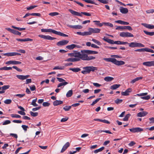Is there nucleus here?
<instances>
[{
	"label": "nucleus",
	"instance_id": "18",
	"mask_svg": "<svg viewBox=\"0 0 154 154\" xmlns=\"http://www.w3.org/2000/svg\"><path fill=\"white\" fill-rule=\"evenodd\" d=\"M91 34L92 33H98L100 32V29L98 28H89Z\"/></svg>",
	"mask_w": 154,
	"mask_h": 154
},
{
	"label": "nucleus",
	"instance_id": "54",
	"mask_svg": "<svg viewBox=\"0 0 154 154\" xmlns=\"http://www.w3.org/2000/svg\"><path fill=\"white\" fill-rule=\"evenodd\" d=\"M37 7L36 5H31L29 7H27L26 9L28 10H31Z\"/></svg>",
	"mask_w": 154,
	"mask_h": 154
},
{
	"label": "nucleus",
	"instance_id": "63",
	"mask_svg": "<svg viewBox=\"0 0 154 154\" xmlns=\"http://www.w3.org/2000/svg\"><path fill=\"white\" fill-rule=\"evenodd\" d=\"M146 12L148 14L152 13L154 12V9H150L146 11Z\"/></svg>",
	"mask_w": 154,
	"mask_h": 154
},
{
	"label": "nucleus",
	"instance_id": "19",
	"mask_svg": "<svg viewBox=\"0 0 154 154\" xmlns=\"http://www.w3.org/2000/svg\"><path fill=\"white\" fill-rule=\"evenodd\" d=\"M67 26L69 27L75 29H81L82 28V26L80 25H71L69 24L67 25Z\"/></svg>",
	"mask_w": 154,
	"mask_h": 154
},
{
	"label": "nucleus",
	"instance_id": "32",
	"mask_svg": "<svg viewBox=\"0 0 154 154\" xmlns=\"http://www.w3.org/2000/svg\"><path fill=\"white\" fill-rule=\"evenodd\" d=\"M73 94V91L72 90H70L67 93L66 96L67 97H71Z\"/></svg>",
	"mask_w": 154,
	"mask_h": 154
},
{
	"label": "nucleus",
	"instance_id": "4",
	"mask_svg": "<svg viewBox=\"0 0 154 154\" xmlns=\"http://www.w3.org/2000/svg\"><path fill=\"white\" fill-rule=\"evenodd\" d=\"M69 11L73 15L75 16H79L81 17L82 16V14H83L86 16H90L91 15V14L88 12H81V13L75 11L71 9H69Z\"/></svg>",
	"mask_w": 154,
	"mask_h": 154
},
{
	"label": "nucleus",
	"instance_id": "24",
	"mask_svg": "<svg viewBox=\"0 0 154 154\" xmlns=\"http://www.w3.org/2000/svg\"><path fill=\"white\" fill-rule=\"evenodd\" d=\"M131 91V88H128L125 92H122L121 94L123 96H128L129 95V93Z\"/></svg>",
	"mask_w": 154,
	"mask_h": 154
},
{
	"label": "nucleus",
	"instance_id": "2",
	"mask_svg": "<svg viewBox=\"0 0 154 154\" xmlns=\"http://www.w3.org/2000/svg\"><path fill=\"white\" fill-rule=\"evenodd\" d=\"M103 60L107 62H111L117 66L122 65H124L125 63V62L123 61H118L113 58H104Z\"/></svg>",
	"mask_w": 154,
	"mask_h": 154
},
{
	"label": "nucleus",
	"instance_id": "7",
	"mask_svg": "<svg viewBox=\"0 0 154 154\" xmlns=\"http://www.w3.org/2000/svg\"><path fill=\"white\" fill-rule=\"evenodd\" d=\"M68 55L70 57H75V58H78L79 59L82 60L81 53L80 52H76L74 53H71L68 54Z\"/></svg>",
	"mask_w": 154,
	"mask_h": 154
},
{
	"label": "nucleus",
	"instance_id": "50",
	"mask_svg": "<svg viewBox=\"0 0 154 154\" xmlns=\"http://www.w3.org/2000/svg\"><path fill=\"white\" fill-rule=\"evenodd\" d=\"M10 86L9 85H4L2 87H1L2 89V91H5L6 89H8Z\"/></svg>",
	"mask_w": 154,
	"mask_h": 154
},
{
	"label": "nucleus",
	"instance_id": "17",
	"mask_svg": "<svg viewBox=\"0 0 154 154\" xmlns=\"http://www.w3.org/2000/svg\"><path fill=\"white\" fill-rule=\"evenodd\" d=\"M70 144L69 142H66L60 152L61 153L64 152L66 149L70 146Z\"/></svg>",
	"mask_w": 154,
	"mask_h": 154
},
{
	"label": "nucleus",
	"instance_id": "11",
	"mask_svg": "<svg viewBox=\"0 0 154 154\" xmlns=\"http://www.w3.org/2000/svg\"><path fill=\"white\" fill-rule=\"evenodd\" d=\"M5 29L14 35H21V32L14 29H11L9 28H6Z\"/></svg>",
	"mask_w": 154,
	"mask_h": 154
},
{
	"label": "nucleus",
	"instance_id": "13",
	"mask_svg": "<svg viewBox=\"0 0 154 154\" xmlns=\"http://www.w3.org/2000/svg\"><path fill=\"white\" fill-rule=\"evenodd\" d=\"M116 29H128L129 31H131L132 29L130 26H119L116 28Z\"/></svg>",
	"mask_w": 154,
	"mask_h": 154
},
{
	"label": "nucleus",
	"instance_id": "30",
	"mask_svg": "<svg viewBox=\"0 0 154 154\" xmlns=\"http://www.w3.org/2000/svg\"><path fill=\"white\" fill-rule=\"evenodd\" d=\"M120 86V85L119 84H115L111 86L110 87V88L111 89L115 90L119 88Z\"/></svg>",
	"mask_w": 154,
	"mask_h": 154
},
{
	"label": "nucleus",
	"instance_id": "40",
	"mask_svg": "<svg viewBox=\"0 0 154 154\" xmlns=\"http://www.w3.org/2000/svg\"><path fill=\"white\" fill-rule=\"evenodd\" d=\"M72 106H66L63 107V109L66 111H67L70 110L71 109Z\"/></svg>",
	"mask_w": 154,
	"mask_h": 154
},
{
	"label": "nucleus",
	"instance_id": "22",
	"mask_svg": "<svg viewBox=\"0 0 154 154\" xmlns=\"http://www.w3.org/2000/svg\"><path fill=\"white\" fill-rule=\"evenodd\" d=\"M41 32H52L54 34L55 30L51 29H42Z\"/></svg>",
	"mask_w": 154,
	"mask_h": 154
},
{
	"label": "nucleus",
	"instance_id": "49",
	"mask_svg": "<svg viewBox=\"0 0 154 154\" xmlns=\"http://www.w3.org/2000/svg\"><path fill=\"white\" fill-rule=\"evenodd\" d=\"M30 114L31 115V116L33 117H35L38 116V113L37 112H34L32 111H30Z\"/></svg>",
	"mask_w": 154,
	"mask_h": 154
},
{
	"label": "nucleus",
	"instance_id": "37",
	"mask_svg": "<svg viewBox=\"0 0 154 154\" xmlns=\"http://www.w3.org/2000/svg\"><path fill=\"white\" fill-rule=\"evenodd\" d=\"M37 98L33 100L32 101L31 105H33L34 106H38V104L36 103V102L37 101Z\"/></svg>",
	"mask_w": 154,
	"mask_h": 154
},
{
	"label": "nucleus",
	"instance_id": "21",
	"mask_svg": "<svg viewBox=\"0 0 154 154\" xmlns=\"http://www.w3.org/2000/svg\"><path fill=\"white\" fill-rule=\"evenodd\" d=\"M141 25L148 29H154V25H152L146 23H142Z\"/></svg>",
	"mask_w": 154,
	"mask_h": 154
},
{
	"label": "nucleus",
	"instance_id": "3",
	"mask_svg": "<svg viewBox=\"0 0 154 154\" xmlns=\"http://www.w3.org/2000/svg\"><path fill=\"white\" fill-rule=\"evenodd\" d=\"M83 69L85 70L82 71L81 72L84 74L90 73L91 71L94 72L98 69L97 67L92 66L84 67Z\"/></svg>",
	"mask_w": 154,
	"mask_h": 154
},
{
	"label": "nucleus",
	"instance_id": "25",
	"mask_svg": "<svg viewBox=\"0 0 154 154\" xmlns=\"http://www.w3.org/2000/svg\"><path fill=\"white\" fill-rule=\"evenodd\" d=\"M16 40L20 42H27V41H31L33 40L32 39L27 38L25 39H20V38H16Z\"/></svg>",
	"mask_w": 154,
	"mask_h": 154
},
{
	"label": "nucleus",
	"instance_id": "15",
	"mask_svg": "<svg viewBox=\"0 0 154 154\" xmlns=\"http://www.w3.org/2000/svg\"><path fill=\"white\" fill-rule=\"evenodd\" d=\"M143 64L146 66L149 67L154 66V60L153 61L144 62L143 63Z\"/></svg>",
	"mask_w": 154,
	"mask_h": 154
},
{
	"label": "nucleus",
	"instance_id": "55",
	"mask_svg": "<svg viewBox=\"0 0 154 154\" xmlns=\"http://www.w3.org/2000/svg\"><path fill=\"white\" fill-rule=\"evenodd\" d=\"M12 102V100L11 99H6L4 101L5 103L6 104H10Z\"/></svg>",
	"mask_w": 154,
	"mask_h": 154
},
{
	"label": "nucleus",
	"instance_id": "14",
	"mask_svg": "<svg viewBox=\"0 0 154 154\" xmlns=\"http://www.w3.org/2000/svg\"><path fill=\"white\" fill-rule=\"evenodd\" d=\"M69 41L67 40H63L60 41L57 43V45L58 46H61L66 45Z\"/></svg>",
	"mask_w": 154,
	"mask_h": 154
},
{
	"label": "nucleus",
	"instance_id": "64",
	"mask_svg": "<svg viewBox=\"0 0 154 154\" xmlns=\"http://www.w3.org/2000/svg\"><path fill=\"white\" fill-rule=\"evenodd\" d=\"M30 89L32 91H34L36 89L35 86L34 85H33L31 86H30Z\"/></svg>",
	"mask_w": 154,
	"mask_h": 154
},
{
	"label": "nucleus",
	"instance_id": "56",
	"mask_svg": "<svg viewBox=\"0 0 154 154\" xmlns=\"http://www.w3.org/2000/svg\"><path fill=\"white\" fill-rule=\"evenodd\" d=\"M135 51L136 52H143L145 51V48H143L140 49H137L135 50Z\"/></svg>",
	"mask_w": 154,
	"mask_h": 154
},
{
	"label": "nucleus",
	"instance_id": "23",
	"mask_svg": "<svg viewBox=\"0 0 154 154\" xmlns=\"http://www.w3.org/2000/svg\"><path fill=\"white\" fill-rule=\"evenodd\" d=\"M80 61V59L78 58H69L65 60V61L68 62H76Z\"/></svg>",
	"mask_w": 154,
	"mask_h": 154
},
{
	"label": "nucleus",
	"instance_id": "60",
	"mask_svg": "<svg viewBox=\"0 0 154 154\" xmlns=\"http://www.w3.org/2000/svg\"><path fill=\"white\" fill-rule=\"evenodd\" d=\"M31 15L40 17L41 16V14L40 13H32L31 14Z\"/></svg>",
	"mask_w": 154,
	"mask_h": 154
},
{
	"label": "nucleus",
	"instance_id": "46",
	"mask_svg": "<svg viewBox=\"0 0 154 154\" xmlns=\"http://www.w3.org/2000/svg\"><path fill=\"white\" fill-rule=\"evenodd\" d=\"M16 76L18 79H20L22 80L25 79L24 75H16Z\"/></svg>",
	"mask_w": 154,
	"mask_h": 154
},
{
	"label": "nucleus",
	"instance_id": "62",
	"mask_svg": "<svg viewBox=\"0 0 154 154\" xmlns=\"http://www.w3.org/2000/svg\"><path fill=\"white\" fill-rule=\"evenodd\" d=\"M141 98L144 100H148L150 99V97L149 95H147L146 96L141 97Z\"/></svg>",
	"mask_w": 154,
	"mask_h": 154
},
{
	"label": "nucleus",
	"instance_id": "33",
	"mask_svg": "<svg viewBox=\"0 0 154 154\" xmlns=\"http://www.w3.org/2000/svg\"><path fill=\"white\" fill-rule=\"evenodd\" d=\"M75 45L72 44L70 45H68L66 47V48L69 50H72L75 48Z\"/></svg>",
	"mask_w": 154,
	"mask_h": 154
},
{
	"label": "nucleus",
	"instance_id": "42",
	"mask_svg": "<svg viewBox=\"0 0 154 154\" xmlns=\"http://www.w3.org/2000/svg\"><path fill=\"white\" fill-rule=\"evenodd\" d=\"M131 115L130 113L127 114L125 117L123 119V120L124 121H127L128 119L129 118L130 116Z\"/></svg>",
	"mask_w": 154,
	"mask_h": 154
},
{
	"label": "nucleus",
	"instance_id": "47",
	"mask_svg": "<svg viewBox=\"0 0 154 154\" xmlns=\"http://www.w3.org/2000/svg\"><path fill=\"white\" fill-rule=\"evenodd\" d=\"M103 24H104V25L106 26H109L110 27H112L113 26V24L110 23L103 22Z\"/></svg>",
	"mask_w": 154,
	"mask_h": 154
},
{
	"label": "nucleus",
	"instance_id": "27",
	"mask_svg": "<svg viewBox=\"0 0 154 154\" xmlns=\"http://www.w3.org/2000/svg\"><path fill=\"white\" fill-rule=\"evenodd\" d=\"M120 11L122 14H125L128 12V10L127 8L121 7L120 9Z\"/></svg>",
	"mask_w": 154,
	"mask_h": 154
},
{
	"label": "nucleus",
	"instance_id": "12",
	"mask_svg": "<svg viewBox=\"0 0 154 154\" xmlns=\"http://www.w3.org/2000/svg\"><path fill=\"white\" fill-rule=\"evenodd\" d=\"M129 130L131 132L133 133L143 131V129L139 127L130 128Z\"/></svg>",
	"mask_w": 154,
	"mask_h": 154
},
{
	"label": "nucleus",
	"instance_id": "57",
	"mask_svg": "<svg viewBox=\"0 0 154 154\" xmlns=\"http://www.w3.org/2000/svg\"><path fill=\"white\" fill-rule=\"evenodd\" d=\"M145 51L148 52L152 53H154V51L153 50L147 48H145Z\"/></svg>",
	"mask_w": 154,
	"mask_h": 154
},
{
	"label": "nucleus",
	"instance_id": "51",
	"mask_svg": "<svg viewBox=\"0 0 154 154\" xmlns=\"http://www.w3.org/2000/svg\"><path fill=\"white\" fill-rule=\"evenodd\" d=\"M122 101L123 100L122 99H117L116 100H115V102L116 104H118L121 103L122 102Z\"/></svg>",
	"mask_w": 154,
	"mask_h": 154
},
{
	"label": "nucleus",
	"instance_id": "52",
	"mask_svg": "<svg viewBox=\"0 0 154 154\" xmlns=\"http://www.w3.org/2000/svg\"><path fill=\"white\" fill-rule=\"evenodd\" d=\"M11 116L12 118H21V116L18 114H11Z\"/></svg>",
	"mask_w": 154,
	"mask_h": 154
},
{
	"label": "nucleus",
	"instance_id": "53",
	"mask_svg": "<svg viewBox=\"0 0 154 154\" xmlns=\"http://www.w3.org/2000/svg\"><path fill=\"white\" fill-rule=\"evenodd\" d=\"M59 13L57 12H51L49 14V15L50 16H57L58 15H59Z\"/></svg>",
	"mask_w": 154,
	"mask_h": 154
},
{
	"label": "nucleus",
	"instance_id": "28",
	"mask_svg": "<svg viewBox=\"0 0 154 154\" xmlns=\"http://www.w3.org/2000/svg\"><path fill=\"white\" fill-rule=\"evenodd\" d=\"M63 102L61 100H56L53 102V105L54 106H57L59 105L62 104Z\"/></svg>",
	"mask_w": 154,
	"mask_h": 154
},
{
	"label": "nucleus",
	"instance_id": "44",
	"mask_svg": "<svg viewBox=\"0 0 154 154\" xmlns=\"http://www.w3.org/2000/svg\"><path fill=\"white\" fill-rule=\"evenodd\" d=\"M92 41L98 45H102L101 43L100 42L96 39H92Z\"/></svg>",
	"mask_w": 154,
	"mask_h": 154
},
{
	"label": "nucleus",
	"instance_id": "61",
	"mask_svg": "<svg viewBox=\"0 0 154 154\" xmlns=\"http://www.w3.org/2000/svg\"><path fill=\"white\" fill-rule=\"evenodd\" d=\"M21 127L23 128V130L25 131H26L27 130V129L28 128V126L25 125H22Z\"/></svg>",
	"mask_w": 154,
	"mask_h": 154
},
{
	"label": "nucleus",
	"instance_id": "59",
	"mask_svg": "<svg viewBox=\"0 0 154 154\" xmlns=\"http://www.w3.org/2000/svg\"><path fill=\"white\" fill-rule=\"evenodd\" d=\"M50 104L48 102H43L42 105L44 106H48Z\"/></svg>",
	"mask_w": 154,
	"mask_h": 154
},
{
	"label": "nucleus",
	"instance_id": "5",
	"mask_svg": "<svg viewBox=\"0 0 154 154\" xmlns=\"http://www.w3.org/2000/svg\"><path fill=\"white\" fill-rule=\"evenodd\" d=\"M103 39L104 41L111 44H116L117 45H120V41H114L113 40L108 39L107 38H106L105 37H104L103 38Z\"/></svg>",
	"mask_w": 154,
	"mask_h": 154
},
{
	"label": "nucleus",
	"instance_id": "6",
	"mask_svg": "<svg viewBox=\"0 0 154 154\" xmlns=\"http://www.w3.org/2000/svg\"><path fill=\"white\" fill-rule=\"evenodd\" d=\"M128 45L130 47L134 48L137 47H144L145 46L143 44L140 43L132 42L128 43Z\"/></svg>",
	"mask_w": 154,
	"mask_h": 154
},
{
	"label": "nucleus",
	"instance_id": "16",
	"mask_svg": "<svg viewBox=\"0 0 154 154\" xmlns=\"http://www.w3.org/2000/svg\"><path fill=\"white\" fill-rule=\"evenodd\" d=\"M21 63V62L17 61H12V60H10L8 61H7L6 62L5 64H12L13 65H17L18 64H20Z\"/></svg>",
	"mask_w": 154,
	"mask_h": 154
},
{
	"label": "nucleus",
	"instance_id": "1",
	"mask_svg": "<svg viewBox=\"0 0 154 154\" xmlns=\"http://www.w3.org/2000/svg\"><path fill=\"white\" fill-rule=\"evenodd\" d=\"M81 52L82 55V60L86 61L94 60L95 58V57L90 56H88L87 54H97L98 53L97 51L88 50H81Z\"/></svg>",
	"mask_w": 154,
	"mask_h": 154
},
{
	"label": "nucleus",
	"instance_id": "34",
	"mask_svg": "<svg viewBox=\"0 0 154 154\" xmlns=\"http://www.w3.org/2000/svg\"><path fill=\"white\" fill-rule=\"evenodd\" d=\"M144 32L146 35L149 36H152L154 35V32H149L146 30H143Z\"/></svg>",
	"mask_w": 154,
	"mask_h": 154
},
{
	"label": "nucleus",
	"instance_id": "29",
	"mask_svg": "<svg viewBox=\"0 0 154 154\" xmlns=\"http://www.w3.org/2000/svg\"><path fill=\"white\" fill-rule=\"evenodd\" d=\"M104 80L107 82H111L113 80L114 78L109 76H107L104 78Z\"/></svg>",
	"mask_w": 154,
	"mask_h": 154
},
{
	"label": "nucleus",
	"instance_id": "20",
	"mask_svg": "<svg viewBox=\"0 0 154 154\" xmlns=\"http://www.w3.org/2000/svg\"><path fill=\"white\" fill-rule=\"evenodd\" d=\"M148 114V112L146 111H142L138 113L137 114V116L139 117H142L145 116Z\"/></svg>",
	"mask_w": 154,
	"mask_h": 154
},
{
	"label": "nucleus",
	"instance_id": "48",
	"mask_svg": "<svg viewBox=\"0 0 154 154\" xmlns=\"http://www.w3.org/2000/svg\"><path fill=\"white\" fill-rule=\"evenodd\" d=\"M101 99V98H99L96 99L94 101H93L91 104V105L94 106L95 104L96 103L99 101Z\"/></svg>",
	"mask_w": 154,
	"mask_h": 154
},
{
	"label": "nucleus",
	"instance_id": "39",
	"mask_svg": "<svg viewBox=\"0 0 154 154\" xmlns=\"http://www.w3.org/2000/svg\"><path fill=\"white\" fill-rule=\"evenodd\" d=\"M65 68V66H55L53 69H60V70H63Z\"/></svg>",
	"mask_w": 154,
	"mask_h": 154
},
{
	"label": "nucleus",
	"instance_id": "10",
	"mask_svg": "<svg viewBox=\"0 0 154 154\" xmlns=\"http://www.w3.org/2000/svg\"><path fill=\"white\" fill-rule=\"evenodd\" d=\"M38 37L42 38H43L45 40H52L55 39L56 38L54 37H52L49 35H38Z\"/></svg>",
	"mask_w": 154,
	"mask_h": 154
},
{
	"label": "nucleus",
	"instance_id": "36",
	"mask_svg": "<svg viewBox=\"0 0 154 154\" xmlns=\"http://www.w3.org/2000/svg\"><path fill=\"white\" fill-rule=\"evenodd\" d=\"M11 27L13 28L17 29L20 31L24 30L26 29V28H20L16 27L14 26H12Z\"/></svg>",
	"mask_w": 154,
	"mask_h": 154
},
{
	"label": "nucleus",
	"instance_id": "45",
	"mask_svg": "<svg viewBox=\"0 0 154 154\" xmlns=\"http://www.w3.org/2000/svg\"><path fill=\"white\" fill-rule=\"evenodd\" d=\"M98 132H99V134L100 133H101L102 132H105L106 133L109 134H112V133L109 131V130H98Z\"/></svg>",
	"mask_w": 154,
	"mask_h": 154
},
{
	"label": "nucleus",
	"instance_id": "38",
	"mask_svg": "<svg viewBox=\"0 0 154 154\" xmlns=\"http://www.w3.org/2000/svg\"><path fill=\"white\" fill-rule=\"evenodd\" d=\"M104 149V146L100 148L96 149L94 151V153H97L99 152H100L102 151Z\"/></svg>",
	"mask_w": 154,
	"mask_h": 154
},
{
	"label": "nucleus",
	"instance_id": "58",
	"mask_svg": "<svg viewBox=\"0 0 154 154\" xmlns=\"http://www.w3.org/2000/svg\"><path fill=\"white\" fill-rule=\"evenodd\" d=\"M11 123V122L9 120H6L4 121L2 124L3 125H5L10 124Z\"/></svg>",
	"mask_w": 154,
	"mask_h": 154
},
{
	"label": "nucleus",
	"instance_id": "43",
	"mask_svg": "<svg viewBox=\"0 0 154 154\" xmlns=\"http://www.w3.org/2000/svg\"><path fill=\"white\" fill-rule=\"evenodd\" d=\"M88 32H83V36L88 35H91V33L89 28H88Z\"/></svg>",
	"mask_w": 154,
	"mask_h": 154
},
{
	"label": "nucleus",
	"instance_id": "31",
	"mask_svg": "<svg viewBox=\"0 0 154 154\" xmlns=\"http://www.w3.org/2000/svg\"><path fill=\"white\" fill-rule=\"evenodd\" d=\"M70 70L74 72H78L81 70V69L77 67L76 68H70L69 69Z\"/></svg>",
	"mask_w": 154,
	"mask_h": 154
},
{
	"label": "nucleus",
	"instance_id": "41",
	"mask_svg": "<svg viewBox=\"0 0 154 154\" xmlns=\"http://www.w3.org/2000/svg\"><path fill=\"white\" fill-rule=\"evenodd\" d=\"M68 84V82H62L60 83V84H59L58 85L57 87L58 88H59V87H60L62 86H65V85Z\"/></svg>",
	"mask_w": 154,
	"mask_h": 154
},
{
	"label": "nucleus",
	"instance_id": "8",
	"mask_svg": "<svg viewBox=\"0 0 154 154\" xmlns=\"http://www.w3.org/2000/svg\"><path fill=\"white\" fill-rule=\"evenodd\" d=\"M87 3L94 4L96 5H99L100 3L106 4L108 3V1H97L98 2H96L94 1H85Z\"/></svg>",
	"mask_w": 154,
	"mask_h": 154
},
{
	"label": "nucleus",
	"instance_id": "35",
	"mask_svg": "<svg viewBox=\"0 0 154 154\" xmlns=\"http://www.w3.org/2000/svg\"><path fill=\"white\" fill-rule=\"evenodd\" d=\"M2 54L4 56H15L14 52L5 53Z\"/></svg>",
	"mask_w": 154,
	"mask_h": 154
},
{
	"label": "nucleus",
	"instance_id": "9",
	"mask_svg": "<svg viewBox=\"0 0 154 154\" xmlns=\"http://www.w3.org/2000/svg\"><path fill=\"white\" fill-rule=\"evenodd\" d=\"M119 35L123 37H133L134 35L131 33L129 32H121L119 34Z\"/></svg>",
	"mask_w": 154,
	"mask_h": 154
},
{
	"label": "nucleus",
	"instance_id": "26",
	"mask_svg": "<svg viewBox=\"0 0 154 154\" xmlns=\"http://www.w3.org/2000/svg\"><path fill=\"white\" fill-rule=\"evenodd\" d=\"M55 34L64 37H68V35L60 32H58L55 30Z\"/></svg>",
	"mask_w": 154,
	"mask_h": 154
}]
</instances>
